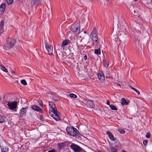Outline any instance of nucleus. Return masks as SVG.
<instances>
[{"label":"nucleus","instance_id":"obj_31","mask_svg":"<svg viewBox=\"0 0 152 152\" xmlns=\"http://www.w3.org/2000/svg\"><path fill=\"white\" fill-rule=\"evenodd\" d=\"M86 103L87 104H94V103L92 100H87L86 101Z\"/></svg>","mask_w":152,"mask_h":152},{"label":"nucleus","instance_id":"obj_16","mask_svg":"<svg viewBox=\"0 0 152 152\" xmlns=\"http://www.w3.org/2000/svg\"><path fill=\"white\" fill-rule=\"evenodd\" d=\"M121 104H128L129 103V100H126L125 98H122L121 100Z\"/></svg>","mask_w":152,"mask_h":152},{"label":"nucleus","instance_id":"obj_50","mask_svg":"<svg viewBox=\"0 0 152 152\" xmlns=\"http://www.w3.org/2000/svg\"><path fill=\"white\" fill-rule=\"evenodd\" d=\"M2 99V98L1 96H0V101H1Z\"/></svg>","mask_w":152,"mask_h":152},{"label":"nucleus","instance_id":"obj_47","mask_svg":"<svg viewBox=\"0 0 152 152\" xmlns=\"http://www.w3.org/2000/svg\"><path fill=\"white\" fill-rule=\"evenodd\" d=\"M110 102L109 101V100H107V102H106L107 104H110Z\"/></svg>","mask_w":152,"mask_h":152},{"label":"nucleus","instance_id":"obj_2","mask_svg":"<svg viewBox=\"0 0 152 152\" xmlns=\"http://www.w3.org/2000/svg\"><path fill=\"white\" fill-rule=\"evenodd\" d=\"M52 110H50L49 113L50 115L56 121H60L59 113L57 110L55 105H50Z\"/></svg>","mask_w":152,"mask_h":152},{"label":"nucleus","instance_id":"obj_28","mask_svg":"<svg viewBox=\"0 0 152 152\" xmlns=\"http://www.w3.org/2000/svg\"><path fill=\"white\" fill-rule=\"evenodd\" d=\"M126 44L125 43H122L119 44V47H120L121 49H122L123 48H124L126 47Z\"/></svg>","mask_w":152,"mask_h":152},{"label":"nucleus","instance_id":"obj_38","mask_svg":"<svg viewBox=\"0 0 152 152\" xmlns=\"http://www.w3.org/2000/svg\"><path fill=\"white\" fill-rule=\"evenodd\" d=\"M151 134L149 132H148L146 135V137L147 138H149L150 137Z\"/></svg>","mask_w":152,"mask_h":152},{"label":"nucleus","instance_id":"obj_34","mask_svg":"<svg viewBox=\"0 0 152 152\" xmlns=\"http://www.w3.org/2000/svg\"><path fill=\"white\" fill-rule=\"evenodd\" d=\"M111 151L112 152H117V151L116 150V149L113 147H111L110 148Z\"/></svg>","mask_w":152,"mask_h":152},{"label":"nucleus","instance_id":"obj_11","mask_svg":"<svg viewBox=\"0 0 152 152\" xmlns=\"http://www.w3.org/2000/svg\"><path fill=\"white\" fill-rule=\"evenodd\" d=\"M49 55H51L53 53V47L52 45H50L48 46H47L45 47Z\"/></svg>","mask_w":152,"mask_h":152},{"label":"nucleus","instance_id":"obj_27","mask_svg":"<svg viewBox=\"0 0 152 152\" xmlns=\"http://www.w3.org/2000/svg\"><path fill=\"white\" fill-rule=\"evenodd\" d=\"M94 53L97 55H100L101 53L100 48H99L97 49H95L94 50Z\"/></svg>","mask_w":152,"mask_h":152},{"label":"nucleus","instance_id":"obj_26","mask_svg":"<svg viewBox=\"0 0 152 152\" xmlns=\"http://www.w3.org/2000/svg\"><path fill=\"white\" fill-rule=\"evenodd\" d=\"M129 87L132 89L134 90V91L136 93H137L138 94L140 95V93L139 92V91L137 90L136 89L134 88V87H133L132 86L129 85Z\"/></svg>","mask_w":152,"mask_h":152},{"label":"nucleus","instance_id":"obj_41","mask_svg":"<svg viewBox=\"0 0 152 152\" xmlns=\"http://www.w3.org/2000/svg\"><path fill=\"white\" fill-rule=\"evenodd\" d=\"M140 25V29L139 28H137V29L138 30H141V28H142L143 27V26L142 24H141V25Z\"/></svg>","mask_w":152,"mask_h":152},{"label":"nucleus","instance_id":"obj_45","mask_svg":"<svg viewBox=\"0 0 152 152\" xmlns=\"http://www.w3.org/2000/svg\"><path fill=\"white\" fill-rule=\"evenodd\" d=\"M55 101H58L59 100V99L58 98H56L53 99Z\"/></svg>","mask_w":152,"mask_h":152},{"label":"nucleus","instance_id":"obj_3","mask_svg":"<svg viewBox=\"0 0 152 152\" xmlns=\"http://www.w3.org/2000/svg\"><path fill=\"white\" fill-rule=\"evenodd\" d=\"M16 41L11 37H8L7 39V42L4 45V48L5 50H8L13 47L15 44Z\"/></svg>","mask_w":152,"mask_h":152},{"label":"nucleus","instance_id":"obj_17","mask_svg":"<svg viewBox=\"0 0 152 152\" xmlns=\"http://www.w3.org/2000/svg\"><path fill=\"white\" fill-rule=\"evenodd\" d=\"M7 121L6 118L4 116L0 115V123H3Z\"/></svg>","mask_w":152,"mask_h":152},{"label":"nucleus","instance_id":"obj_5","mask_svg":"<svg viewBox=\"0 0 152 152\" xmlns=\"http://www.w3.org/2000/svg\"><path fill=\"white\" fill-rule=\"evenodd\" d=\"M91 37H92V39L94 41L96 45H98L99 42L98 39V32L95 27L93 28V30L90 34Z\"/></svg>","mask_w":152,"mask_h":152},{"label":"nucleus","instance_id":"obj_4","mask_svg":"<svg viewBox=\"0 0 152 152\" xmlns=\"http://www.w3.org/2000/svg\"><path fill=\"white\" fill-rule=\"evenodd\" d=\"M66 131L69 135L74 137L76 136L79 133L77 130L73 126L67 127L66 128Z\"/></svg>","mask_w":152,"mask_h":152},{"label":"nucleus","instance_id":"obj_20","mask_svg":"<svg viewBox=\"0 0 152 152\" xmlns=\"http://www.w3.org/2000/svg\"><path fill=\"white\" fill-rule=\"evenodd\" d=\"M103 64L104 66L107 67L109 65V61L108 60H104L103 61Z\"/></svg>","mask_w":152,"mask_h":152},{"label":"nucleus","instance_id":"obj_51","mask_svg":"<svg viewBox=\"0 0 152 152\" xmlns=\"http://www.w3.org/2000/svg\"><path fill=\"white\" fill-rule=\"evenodd\" d=\"M84 33L85 34H86V31H84Z\"/></svg>","mask_w":152,"mask_h":152},{"label":"nucleus","instance_id":"obj_30","mask_svg":"<svg viewBox=\"0 0 152 152\" xmlns=\"http://www.w3.org/2000/svg\"><path fill=\"white\" fill-rule=\"evenodd\" d=\"M110 108L113 110H116L117 109L114 105H109Z\"/></svg>","mask_w":152,"mask_h":152},{"label":"nucleus","instance_id":"obj_13","mask_svg":"<svg viewBox=\"0 0 152 152\" xmlns=\"http://www.w3.org/2000/svg\"><path fill=\"white\" fill-rule=\"evenodd\" d=\"M103 74L98 73V77L99 81L102 83L104 82V77Z\"/></svg>","mask_w":152,"mask_h":152},{"label":"nucleus","instance_id":"obj_18","mask_svg":"<svg viewBox=\"0 0 152 152\" xmlns=\"http://www.w3.org/2000/svg\"><path fill=\"white\" fill-rule=\"evenodd\" d=\"M70 41L69 40L66 39L62 42L61 45L62 46H64L69 43Z\"/></svg>","mask_w":152,"mask_h":152},{"label":"nucleus","instance_id":"obj_29","mask_svg":"<svg viewBox=\"0 0 152 152\" xmlns=\"http://www.w3.org/2000/svg\"><path fill=\"white\" fill-rule=\"evenodd\" d=\"M1 69L3 71L7 72H8L7 70L2 65H1L0 66Z\"/></svg>","mask_w":152,"mask_h":152},{"label":"nucleus","instance_id":"obj_35","mask_svg":"<svg viewBox=\"0 0 152 152\" xmlns=\"http://www.w3.org/2000/svg\"><path fill=\"white\" fill-rule=\"evenodd\" d=\"M21 83L24 85H26L27 84V82L25 80H22L21 81Z\"/></svg>","mask_w":152,"mask_h":152},{"label":"nucleus","instance_id":"obj_15","mask_svg":"<svg viewBox=\"0 0 152 152\" xmlns=\"http://www.w3.org/2000/svg\"><path fill=\"white\" fill-rule=\"evenodd\" d=\"M26 112V108H23L21 109L20 111V116H22L24 114H25Z\"/></svg>","mask_w":152,"mask_h":152},{"label":"nucleus","instance_id":"obj_40","mask_svg":"<svg viewBox=\"0 0 152 152\" xmlns=\"http://www.w3.org/2000/svg\"><path fill=\"white\" fill-rule=\"evenodd\" d=\"M118 85L120 87H121L123 85V83L121 82H119L118 83Z\"/></svg>","mask_w":152,"mask_h":152},{"label":"nucleus","instance_id":"obj_19","mask_svg":"<svg viewBox=\"0 0 152 152\" xmlns=\"http://www.w3.org/2000/svg\"><path fill=\"white\" fill-rule=\"evenodd\" d=\"M59 58H62L63 56V54L61 51H60V50H58V51L56 52Z\"/></svg>","mask_w":152,"mask_h":152},{"label":"nucleus","instance_id":"obj_49","mask_svg":"<svg viewBox=\"0 0 152 152\" xmlns=\"http://www.w3.org/2000/svg\"><path fill=\"white\" fill-rule=\"evenodd\" d=\"M47 93H49V94H53V95H54V94H55L54 93H53V92L52 93V92H48H48Z\"/></svg>","mask_w":152,"mask_h":152},{"label":"nucleus","instance_id":"obj_10","mask_svg":"<svg viewBox=\"0 0 152 152\" xmlns=\"http://www.w3.org/2000/svg\"><path fill=\"white\" fill-rule=\"evenodd\" d=\"M6 8L5 4L2 3L0 6V15H2L4 12Z\"/></svg>","mask_w":152,"mask_h":152},{"label":"nucleus","instance_id":"obj_8","mask_svg":"<svg viewBox=\"0 0 152 152\" xmlns=\"http://www.w3.org/2000/svg\"><path fill=\"white\" fill-rule=\"evenodd\" d=\"M136 46L137 49L140 51H141L144 48L143 45L141 43L140 41L137 42Z\"/></svg>","mask_w":152,"mask_h":152},{"label":"nucleus","instance_id":"obj_42","mask_svg":"<svg viewBox=\"0 0 152 152\" xmlns=\"http://www.w3.org/2000/svg\"><path fill=\"white\" fill-rule=\"evenodd\" d=\"M38 102L39 104H43V102L42 100H38Z\"/></svg>","mask_w":152,"mask_h":152},{"label":"nucleus","instance_id":"obj_43","mask_svg":"<svg viewBox=\"0 0 152 152\" xmlns=\"http://www.w3.org/2000/svg\"><path fill=\"white\" fill-rule=\"evenodd\" d=\"M95 105H88V107L93 108L94 107Z\"/></svg>","mask_w":152,"mask_h":152},{"label":"nucleus","instance_id":"obj_6","mask_svg":"<svg viewBox=\"0 0 152 152\" xmlns=\"http://www.w3.org/2000/svg\"><path fill=\"white\" fill-rule=\"evenodd\" d=\"M71 30L75 34H79L80 31V24L79 23L72 25L70 28Z\"/></svg>","mask_w":152,"mask_h":152},{"label":"nucleus","instance_id":"obj_24","mask_svg":"<svg viewBox=\"0 0 152 152\" xmlns=\"http://www.w3.org/2000/svg\"><path fill=\"white\" fill-rule=\"evenodd\" d=\"M9 108L12 110H15L17 107V105H8Z\"/></svg>","mask_w":152,"mask_h":152},{"label":"nucleus","instance_id":"obj_1","mask_svg":"<svg viewBox=\"0 0 152 152\" xmlns=\"http://www.w3.org/2000/svg\"><path fill=\"white\" fill-rule=\"evenodd\" d=\"M3 100L4 104H17V101L13 100L15 98L14 95L11 94H4L3 95Z\"/></svg>","mask_w":152,"mask_h":152},{"label":"nucleus","instance_id":"obj_12","mask_svg":"<svg viewBox=\"0 0 152 152\" xmlns=\"http://www.w3.org/2000/svg\"><path fill=\"white\" fill-rule=\"evenodd\" d=\"M4 21H1L0 23V36L2 34L4 31Z\"/></svg>","mask_w":152,"mask_h":152},{"label":"nucleus","instance_id":"obj_44","mask_svg":"<svg viewBox=\"0 0 152 152\" xmlns=\"http://www.w3.org/2000/svg\"><path fill=\"white\" fill-rule=\"evenodd\" d=\"M48 104H49V105H50V104H55V103H53V102H48Z\"/></svg>","mask_w":152,"mask_h":152},{"label":"nucleus","instance_id":"obj_9","mask_svg":"<svg viewBox=\"0 0 152 152\" xmlns=\"http://www.w3.org/2000/svg\"><path fill=\"white\" fill-rule=\"evenodd\" d=\"M106 133L108 135L109 138L111 141H115L116 140V138L114 137L113 134L110 131H107Z\"/></svg>","mask_w":152,"mask_h":152},{"label":"nucleus","instance_id":"obj_32","mask_svg":"<svg viewBox=\"0 0 152 152\" xmlns=\"http://www.w3.org/2000/svg\"><path fill=\"white\" fill-rule=\"evenodd\" d=\"M69 96L70 97L72 98H77V96L76 94L72 93L69 94Z\"/></svg>","mask_w":152,"mask_h":152},{"label":"nucleus","instance_id":"obj_48","mask_svg":"<svg viewBox=\"0 0 152 152\" xmlns=\"http://www.w3.org/2000/svg\"><path fill=\"white\" fill-rule=\"evenodd\" d=\"M48 152H55V150H51V151H49Z\"/></svg>","mask_w":152,"mask_h":152},{"label":"nucleus","instance_id":"obj_21","mask_svg":"<svg viewBox=\"0 0 152 152\" xmlns=\"http://www.w3.org/2000/svg\"><path fill=\"white\" fill-rule=\"evenodd\" d=\"M42 0H32L31 3L34 4H39L41 3Z\"/></svg>","mask_w":152,"mask_h":152},{"label":"nucleus","instance_id":"obj_53","mask_svg":"<svg viewBox=\"0 0 152 152\" xmlns=\"http://www.w3.org/2000/svg\"><path fill=\"white\" fill-rule=\"evenodd\" d=\"M41 105L42 106V107H43V105Z\"/></svg>","mask_w":152,"mask_h":152},{"label":"nucleus","instance_id":"obj_33","mask_svg":"<svg viewBox=\"0 0 152 152\" xmlns=\"http://www.w3.org/2000/svg\"><path fill=\"white\" fill-rule=\"evenodd\" d=\"M13 0H6L7 3L8 5H11L12 3Z\"/></svg>","mask_w":152,"mask_h":152},{"label":"nucleus","instance_id":"obj_25","mask_svg":"<svg viewBox=\"0 0 152 152\" xmlns=\"http://www.w3.org/2000/svg\"><path fill=\"white\" fill-rule=\"evenodd\" d=\"M1 152H8L9 148L8 147H4L1 148Z\"/></svg>","mask_w":152,"mask_h":152},{"label":"nucleus","instance_id":"obj_39","mask_svg":"<svg viewBox=\"0 0 152 152\" xmlns=\"http://www.w3.org/2000/svg\"><path fill=\"white\" fill-rule=\"evenodd\" d=\"M45 47H46L47 46H50V45H49L48 43V41L47 40H46L45 41Z\"/></svg>","mask_w":152,"mask_h":152},{"label":"nucleus","instance_id":"obj_22","mask_svg":"<svg viewBox=\"0 0 152 152\" xmlns=\"http://www.w3.org/2000/svg\"><path fill=\"white\" fill-rule=\"evenodd\" d=\"M118 28L121 30L125 29V26L122 23H119L118 25Z\"/></svg>","mask_w":152,"mask_h":152},{"label":"nucleus","instance_id":"obj_36","mask_svg":"<svg viewBox=\"0 0 152 152\" xmlns=\"http://www.w3.org/2000/svg\"><path fill=\"white\" fill-rule=\"evenodd\" d=\"M118 132L121 134H124L125 133V131L121 129H118Z\"/></svg>","mask_w":152,"mask_h":152},{"label":"nucleus","instance_id":"obj_14","mask_svg":"<svg viewBox=\"0 0 152 152\" xmlns=\"http://www.w3.org/2000/svg\"><path fill=\"white\" fill-rule=\"evenodd\" d=\"M32 108L34 110L39 111L40 113H42V111L41 109L36 105H32Z\"/></svg>","mask_w":152,"mask_h":152},{"label":"nucleus","instance_id":"obj_37","mask_svg":"<svg viewBox=\"0 0 152 152\" xmlns=\"http://www.w3.org/2000/svg\"><path fill=\"white\" fill-rule=\"evenodd\" d=\"M148 142V141L147 140H145L143 141V144L145 146L147 145Z\"/></svg>","mask_w":152,"mask_h":152},{"label":"nucleus","instance_id":"obj_52","mask_svg":"<svg viewBox=\"0 0 152 152\" xmlns=\"http://www.w3.org/2000/svg\"><path fill=\"white\" fill-rule=\"evenodd\" d=\"M12 72L13 73H15V72L13 71H12Z\"/></svg>","mask_w":152,"mask_h":152},{"label":"nucleus","instance_id":"obj_46","mask_svg":"<svg viewBox=\"0 0 152 152\" xmlns=\"http://www.w3.org/2000/svg\"><path fill=\"white\" fill-rule=\"evenodd\" d=\"M87 58V57L86 55H85L84 57V59L85 60H86Z\"/></svg>","mask_w":152,"mask_h":152},{"label":"nucleus","instance_id":"obj_7","mask_svg":"<svg viewBox=\"0 0 152 152\" xmlns=\"http://www.w3.org/2000/svg\"><path fill=\"white\" fill-rule=\"evenodd\" d=\"M70 148L74 152H83L84 151L80 146L74 143L71 145Z\"/></svg>","mask_w":152,"mask_h":152},{"label":"nucleus","instance_id":"obj_23","mask_svg":"<svg viewBox=\"0 0 152 152\" xmlns=\"http://www.w3.org/2000/svg\"><path fill=\"white\" fill-rule=\"evenodd\" d=\"M65 145V144L64 143H60L58 144V146L60 149H63Z\"/></svg>","mask_w":152,"mask_h":152}]
</instances>
